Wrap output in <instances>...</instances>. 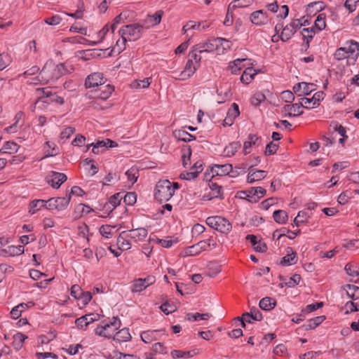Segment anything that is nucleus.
<instances>
[{
  "label": "nucleus",
  "mask_w": 359,
  "mask_h": 359,
  "mask_svg": "<svg viewBox=\"0 0 359 359\" xmlns=\"http://www.w3.org/2000/svg\"><path fill=\"white\" fill-rule=\"evenodd\" d=\"M178 188L177 182L171 183L167 180H160L156 186L155 198L160 201H168Z\"/></svg>",
  "instance_id": "obj_1"
},
{
  "label": "nucleus",
  "mask_w": 359,
  "mask_h": 359,
  "mask_svg": "<svg viewBox=\"0 0 359 359\" xmlns=\"http://www.w3.org/2000/svg\"><path fill=\"white\" fill-rule=\"evenodd\" d=\"M65 72L63 64L55 65L52 60L46 62L40 72V76L46 83L55 81Z\"/></svg>",
  "instance_id": "obj_2"
},
{
  "label": "nucleus",
  "mask_w": 359,
  "mask_h": 359,
  "mask_svg": "<svg viewBox=\"0 0 359 359\" xmlns=\"http://www.w3.org/2000/svg\"><path fill=\"white\" fill-rule=\"evenodd\" d=\"M121 327V321L114 317L112 321L107 322L104 320L95 330V334L104 338H111L114 336L115 332Z\"/></svg>",
  "instance_id": "obj_3"
},
{
  "label": "nucleus",
  "mask_w": 359,
  "mask_h": 359,
  "mask_svg": "<svg viewBox=\"0 0 359 359\" xmlns=\"http://www.w3.org/2000/svg\"><path fill=\"white\" fill-rule=\"evenodd\" d=\"M142 32L143 26L137 23L123 26L118 31L121 37L126 39L128 41H135L139 39Z\"/></svg>",
  "instance_id": "obj_4"
},
{
  "label": "nucleus",
  "mask_w": 359,
  "mask_h": 359,
  "mask_svg": "<svg viewBox=\"0 0 359 359\" xmlns=\"http://www.w3.org/2000/svg\"><path fill=\"white\" fill-rule=\"evenodd\" d=\"M206 224L222 233H228L232 228L231 224L226 219L219 216L208 217Z\"/></svg>",
  "instance_id": "obj_5"
},
{
  "label": "nucleus",
  "mask_w": 359,
  "mask_h": 359,
  "mask_svg": "<svg viewBox=\"0 0 359 359\" xmlns=\"http://www.w3.org/2000/svg\"><path fill=\"white\" fill-rule=\"evenodd\" d=\"M307 20H305L304 22L301 19H294L290 24L287 25L283 29L280 34V39L283 41H288L302 26L306 25Z\"/></svg>",
  "instance_id": "obj_6"
},
{
  "label": "nucleus",
  "mask_w": 359,
  "mask_h": 359,
  "mask_svg": "<svg viewBox=\"0 0 359 359\" xmlns=\"http://www.w3.org/2000/svg\"><path fill=\"white\" fill-rule=\"evenodd\" d=\"M71 195L66 197L51 198L46 201L47 209L57 210L58 211L66 209L70 202Z\"/></svg>",
  "instance_id": "obj_7"
},
{
  "label": "nucleus",
  "mask_w": 359,
  "mask_h": 359,
  "mask_svg": "<svg viewBox=\"0 0 359 359\" xmlns=\"http://www.w3.org/2000/svg\"><path fill=\"white\" fill-rule=\"evenodd\" d=\"M103 74L100 72H95L89 76L86 79L85 86L86 88H95L99 86H102L105 83Z\"/></svg>",
  "instance_id": "obj_8"
},
{
  "label": "nucleus",
  "mask_w": 359,
  "mask_h": 359,
  "mask_svg": "<svg viewBox=\"0 0 359 359\" xmlns=\"http://www.w3.org/2000/svg\"><path fill=\"white\" fill-rule=\"evenodd\" d=\"M67 179V177L65 174L52 171L47 177V182L50 184L53 188L58 189Z\"/></svg>",
  "instance_id": "obj_9"
},
{
  "label": "nucleus",
  "mask_w": 359,
  "mask_h": 359,
  "mask_svg": "<svg viewBox=\"0 0 359 359\" xmlns=\"http://www.w3.org/2000/svg\"><path fill=\"white\" fill-rule=\"evenodd\" d=\"M211 171L212 173L220 176L229 175L231 173V176L235 177L236 175L239 174V172L237 170H233V168L231 164H215L214 165H212Z\"/></svg>",
  "instance_id": "obj_10"
},
{
  "label": "nucleus",
  "mask_w": 359,
  "mask_h": 359,
  "mask_svg": "<svg viewBox=\"0 0 359 359\" xmlns=\"http://www.w3.org/2000/svg\"><path fill=\"white\" fill-rule=\"evenodd\" d=\"M250 18L252 23L257 26L266 25L270 21L266 12L263 10H259L252 13Z\"/></svg>",
  "instance_id": "obj_11"
},
{
  "label": "nucleus",
  "mask_w": 359,
  "mask_h": 359,
  "mask_svg": "<svg viewBox=\"0 0 359 359\" xmlns=\"http://www.w3.org/2000/svg\"><path fill=\"white\" fill-rule=\"evenodd\" d=\"M199 67L198 65L194 63L191 59H189L187 62V64L184 68V70L180 72L179 74L178 79L180 80H187L190 78L196 71V69Z\"/></svg>",
  "instance_id": "obj_12"
},
{
  "label": "nucleus",
  "mask_w": 359,
  "mask_h": 359,
  "mask_svg": "<svg viewBox=\"0 0 359 359\" xmlns=\"http://www.w3.org/2000/svg\"><path fill=\"white\" fill-rule=\"evenodd\" d=\"M282 112L285 116H297L303 114L299 102L293 104H285L282 108Z\"/></svg>",
  "instance_id": "obj_13"
},
{
  "label": "nucleus",
  "mask_w": 359,
  "mask_h": 359,
  "mask_svg": "<svg viewBox=\"0 0 359 359\" xmlns=\"http://www.w3.org/2000/svg\"><path fill=\"white\" fill-rule=\"evenodd\" d=\"M195 49L198 50L199 53H203L205 52L211 53L217 49V44L215 41V39H208L204 42L196 44Z\"/></svg>",
  "instance_id": "obj_14"
},
{
  "label": "nucleus",
  "mask_w": 359,
  "mask_h": 359,
  "mask_svg": "<svg viewBox=\"0 0 359 359\" xmlns=\"http://www.w3.org/2000/svg\"><path fill=\"white\" fill-rule=\"evenodd\" d=\"M240 114L238 105L236 103H233L231 106V108L229 109L227 112V115L224 120L223 125L224 126H231L236 117H238Z\"/></svg>",
  "instance_id": "obj_15"
},
{
  "label": "nucleus",
  "mask_w": 359,
  "mask_h": 359,
  "mask_svg": "<svg viewBox=\"0 0 359 359\" xmlns=\"http://www.w3.org/2000/svg\"><path fill=\"white\" fill-rule=\"evenodd\" d=\"M126 233L128 236H129V238L133 240L135 242L144 240L148 234L147 230L144 228L131 229L126 231Z\"/></svg>",
  "instance_id": "obj_16"
},
{
  "label": "nucleus",
  "mask_w": 359,
  "mask_h": 359,
  "mask_svg": "<svg viewBox=\"0 0 359 359\" xmlns=\"http://www.w3.org/2000/svg\"><path fill=\"white\" fill-rule=\"evenodd\" d=\"M297 257L296 252L290 247L286 248V255L282 258L280 264L284 266H290L296 264Z\"/></svg>",
  "instance_id": "obj_17"
},
{
  "label": "nucleus",
  "mask_w": 359,
  "mask_h": 359,
  "mask_svg": "<svg viewBox=\"0 0 359 359\" xmlns=\"http://www.w3.org/2000/svg\"><path fill=\"white\" fill-rule=\"evenodd\" d=\"M208 25H205L203 23H196L194 21H189L182 27V34H187L189 36V32L191 30L202 31L205 29Z\"/></svg>",
  "instance_id": "obj_18"
},
{
  "label": "nucleus",
  "mask_w": 359,
  "mask_h": 359,
  "mask_svg": "<svg viewBox=\"0 0 359 359\" xmlns=\"http://www.w3.org/2000/svg\"><path fill=\"white\" fill-rule=\"evenodd\" d=\"M128 238L129 236H128L126 231H123L120 233L117 238V245L119 250L123 251L130 249L131 244L129 242Z\"/></svg>",
  "instance_id": "obj_19"
},
{
  "label": "nucleus",
  "mask_w": 359,
  "mask_h": 359,
  "mask_svg": "<svg viewBox=\"0 0 359 359\" xmlns=\"http://www.w3.org/2000/svg\"><path fill=\"white\" fill-rule=\"evenodd\" d=\"M215 41L217 44V50L219 54H224L227 50L231 48V42L224 38H216Z\"/></svg>",
  "instance_id": "obj_20"
},
{
  "label": "nucleus",
  "mask_w": 359,
  "mask_h": 359,
  "mask_svg": "<svg viewBox=\"0 0 359 359\" xmlns=\"http://www.w3.org/2000/svg\"><path fill=\"white\" fill-rule=\"evenodd\" d=\"M266 176V172L264 170H252L248 175L247 182L248 183H253L255 182L264 179Z\"/></svg>",
  "instance_id": "obj_21"
},
{
  "label": "nucleus",
  "mask_w": 359,
  "mask_h": 359,
  "mask_svg": "<svg viewBox=\"0 0 359 359\" xmlns=\"http://www.w3.org/2000/svg\"><path fill=\"white\" fill-rule=\"evenodd\" d=\"M46 201L38 199L34 200L29 203V212L32 215L34 214L36 211L39 210L42 208L45 207L47 208Z\"/></svg>",
  "instance_id": "obj_22"
},
{
  "label": "nucleus",
  "mask_w": 359,
  "mask_h": 359,
  "mask_svg": "<svg viewBox=\"0 0 359 359\" xmlns=\"http://www.w3.org/2000/svg\"><path fill=\"white\" fill-rule=\"evenodd\" d=\"M259 142V137L256 135L250 134L248 136V140L244 142L243 145V152L244 154H248L250 152V149L252 145H258Z\"/></svg>",
  "instance_id": "obj_23"
},
{
  "label": "nucleus",
  "mask_w": 359,
  "mask_h": 359,
  "mask_svg": "<svg viewBox=\"0 0 359 359\" xmlns=\"http://www.w3.org/2000/svg\"><path fill=\"white\" fill-rule=\"evenodd\" d=\"M93 210L88 205L83 203H80L76 206L74 209V217L75 218H79L83 215H88Z\"/></svg>",
  "instance_id": "obj_24"
},
{
  "label": "nucleus",
  "mask_w": 359,
  "mask_h": 359,
  "mask_svg": "<svg viewBox=\"0 0 359 359\" xmlns=\"http://www.w3.org/2000/svg\"><path fill=\"white\" fill-rule=\"evenodd\" d=\"M113 339L118 342H123L130 340L131 336L128 330L123 328L114 333Z\"/></svg>",
  "instance_id": "obj_25"
},
{
  "label": "nucleus",
  "mask_w": 359,
  "mask_h": 359,
  "mask_svg": "<svg viewBox=\"0 0 359 359\" xmlns=\"http://www.w3.org/2000/svg\"><path fill=\"white\" fill-rule=\"evenodd\" d=\"M239 142H233L229 143L224 149V155L227 157L233 156L236 152L241 148Z\"/></svg>",
  "instance_id": "obj_26"
},
{
  "label": "nucleus",
  "mask_w": 359,
  "mask_h": 359,
  "mask_svg": "<svg viewBox=\"0 0 359 359\" xmlns=\"http://www.w3.org/2000/svg\"><path fill=\"white\" fill-rule=\"evenodd\" d=\"M344 289L346 291V294L353 300L359 299V287L353 285H346Z\"/></svg>",
  "instance_id": "obj_27"
},
{
  "label": "nucleus",
  "mask_w": 359,
  "mask_h": 359,
  "mask_svg": "<svg viewBox=\"0 0 359 359\" xmlns=\"http://www.w3.org/2000/svg\"><path fill=\"white\" fill-rule=\"evenodd\" d=\"M27 338V337L21 332H18L14 334L13 337V341L12 344L15 349L17 351L20 350L22 347L24 341Z\"/></svg>",
  "instance_id": "obj_28"
},
{
  "label": "nucleus",
  "mask_w": 359,
  "mask_h": 359,
  "mask_svg": "<svg viewBox=\"0 0 359 359\" xmlns=\"http://www.w3.org/2000/svg\"><path fill=\"white\" fill-rule=\"evenodd\" d=\"M163 12L162 11H156L154 15H148L146 22L148 26H155L161 22Z\"/></svg>",
  "instance_id": "obj_29"
},
{
  "label": "nucleus",
  "mask_w": 359,
  "mask_h": 359,
  "mask_svg": "<svg viewBox=\"0 0 359 359\" xmlns=\"http://www.w3.org/2000/svg\"><path fill=\"white\" fill-rule=\"evenodd\" d=\"M20 147L14 142L8 141L4 143L0 152L2 151L4 153L7 154H14L18 152Z\"/></svg>",
  "instance_id": "obj_30"
},
{
  "label": "nucleus",
  "mask_w": 359,
  "mask_h": 359,
  "mask_svg": "<svg viewBox=\"0 0 359 359\" xmlns=\"http://www.w3.org/2000/svg\"><path fill=\"white\" fill-rule=\"evenodd\" d=\"M256 74L257 72L254 69L251 67L246 68L241 77V81L243 83H249Z\"/></svg>",
  "instance_id": "obj_31"
},
{
  "label": "nucleus",
  "mask_w": 359,
  "mask_h": 359,
  "mask_svg": "<svg viewBox=\"0 0 359 359\" xmlns=\"http://www.w3.org/2000/svg\"><path fill=\"white\" fill-rule=\"evenodd\" d=\"M346 53L348 55L353 58L357 57L359 54V43L354 41H351L348 46H346Z\"/></svg>",
  "instance_id": "obj_32"
},
{
  "label": "nucleus",
  "mask_w": 359,
  "mask_h": 359,
  "mask_svg": "<svg viewBox=\"0 0 359 359\" xmlns=\"http://www.w3.org/2000/svg\"><path fill=\"white\" fill-rule=\"evenodd\" d=\"M157 334H158V331L149 330V331H144V332H142L140 337H141L142 340L144 343L149 344V343L152 342L153 341L157 339Z\"/></svg>",
  "instance_id": "obj_33"
},
{
  "label": "nucleus",
  "mask_w": 359,
  "mask_h": 359,
  "mask_svg": "<svg viewBox=\"0 0 359 359\" xmlns=\"http://www.w3.org/2000/svg\"><path fill=\"white\" fill-rule=\"evenodd\" d=\"M210 188L211 189V192L209 194L208 196H203V199L204 200H211L213 198H217L220 196L221 194V189H222V187L218 186L217 184H215V183H212L211 184V185L210 186Z\"/></svg>",
  "instance_id": "obj_34"
},
{
  "label": "nucleus",
  "mask_w": 359,
  "mask_h": 359,
  "mask_svg": "<svg viewBox=\"0 0 359 359\" xmlns=\"http://www.w3.org/2000/svg\"><path fill=\"white\" fill-rule=\"evenodd\" d=\"M198 246L202 251L210 250L217 246V243L211 239L203 240L198 243Z\"/></svg>",
  "instance_id": "obj_35"
},
{
  "label": "nucleus",
  "mask_w": 359,
  "mask_h": 359,
  "mask_svg": "<svg viewBox=\"0 0 359 359\" xmlns=\"http://www.w3.org/2000/svg\"><path fill=\"white\" fill-rule=\"evenodd\" d=\"M121 199L122 196L121 195V194H116L109 198L108 202L105 204V207L114 209L120 204Z\"/></svg>",
  "instance_id": "obj_36"
},
{
  "label": "nucleus",
  "mask_w": 359,
  "mask_h": 359,
  "mask_svg": "<svg viewBox=\"0 0 359 359\" xmlns=\"http://www.w3.org/2000/svg\"><path fill=\"white\" fill-rule=\"evenodd\" d=\"M276 305V302L270 297H264L259 302V307L265 311H269Z\"/></svg>",
  "instance_id": "obj_37"
},
{
  "label": "nucleus",
  "mask_w": 359,
  "mask_h": 359,
  "mask_svg": "<svg viewBox=\"0 0 359 359\" xmlns=\"http://www.w3.org/2000/svg\"><path fill=\"white\" fill-rule=\"evenodd\" d=\"M114 90V87L111 85L104 86L100 89V93L97 97L101 100H105L110 97Z\"/></svg>",
  "instance_id": "obj_38"
},
{
  "label": "nucleus",
  "mask_w": 359,
  "mask_h": 359,
  "mask_svg": "<svg viewBox=\"0 0 359 359\" xmlns=\"http://www.w3.org/2000/svg\"><path fill=\"white\" fill-rule=\"evenodd\" d=\"M174 135L177 139L184 142H190L195 139V137L191 134L181 130L175 131Z\"/></svg>",
  "instance_id": "obj_39"
},
{
  "label": "nucleus",
  "mask_w": 359,
  "mask_h": 359,
  "mask_svg": "<svg viewBox=\"0 0 359 359\" xmlns=\"http://www.w3.org/2000/svg\"><path fill=\"white\" fill-rule=\"evenodd\" d=\"M273 217L274 220L278 224H284L287 220V214L282 210L274 211Z\"/></svg>",
  "instance_id": "obj_40"
},
{
  "label": "nucleus",
  "mask_w": 359,
  "mask_h": 359,
  "mask_svg": "<svg viewBox=\"0 0 359 359\" xmlns=\"http://www.w3.org/2000/svg\"><path fill=\"white\" fill-rule=\"evenodd\" d=\"M253 0H233L229 6V8L235 9L236 8H244L250 6Z\"/></svg>",
  "instance_id": "obj_41"
},
{
  "label": "nucleus",
  "mask_w": 359,
  "mask_h": 359,
  "mask_svg": "<svg viewBox=\"0 0 359 359\" xmlns=\"http://www.w3.org/2000/svg\"><path fill=\"white\" fill-rule=\"evenodd\" d=\"M201 252V250L198 246V243L195 245L187 248L183 252V256H194Z\"/></svg>",
  "instance_id": "obj_42"
},
{
  "label": "nucleus",
  "mask_w": 359,
  "mask_h": 359,
  "mask_svg": "<svg viewBox=\"0 0 359 359\" xmlns=\"http://www.w3.org/2000/svg\"><path fill=\"white\" fill-rule=\"evenodd\" d=\"M126 175L127 176L128 180L133 184L137 182L139 176L137 168L135 167L130 168L126 172Z\"/></svg>",
  "instance_id": "obj_43"
},
{
  "label": "nucleus",
  "mask_w": 359,
  "mask_h": 359,
  "mask_svg": "<svg viewBox=\"0 0 359 359\" xmlns=\"http://www.w3.org/2000/svg\"><path fill=\"white\" fill-rule=\"evenodd\" d=\"M299 103L302 108L304 107L306 109H313L318 107L316 103L314 104L313 97L311 98L303 97L300 99Z\"/></svg>",
  "instance_id": "obj_44"
},
{
  "label": "nucleus",
  "mask_w": 359,
  "mask_h": 359,
  "mask_svg": "<svg viewBox=\"0 0 359 359\" xmlns=\"http://www.w3.org/2000/svg\"><path fill=\"white\" fill-rule=\"evenodd\" d=\"M147 287L143 283L142 278L136 279L131 285V292L133 293L140 292L145 290Z\"/></svg>",
  "instance_id": "obj_45"
},
{
  "label": "nucleus",
  "mask_w": 359,
  "mask_h": 359,
  "mask_svg": "<svg viewBox=\"0 0 359 359\" xmlns=\"http://www.w3.org/2000/svg\"><path fill=\"white\" fill-rule=\"evenodd\" d=\"M128 41L126 39L121 37L120 39L117 40L116 45L113 47L112 51L119 54L126 49V43Z\"/></svg>",
  "instance_id": "obj_46"
},
{
  "label": "nucleus",
  "mask_w": 359,
  "mask_h": 359,
  "mask_svg": "<svg viewBox=\"0 0 359 359\" xmlns=\"http://www.w3.org/2000/svg\"><path fill=\"white\" fill-rule=\"evenodd\" d=\"M44 149L46 153L45 157L53 156L57 154V148L54 143L46 142L44 145Z\"/></svg>",
  "instance_id": "obj_47"
},
{
  "label": "nucleus",
  "mask_w": 359,
  "mask_h": 359,
  "mask_svg": "<svg viewBox=\"0 0 359 359\" xmlns=\"http://www.w3.org/2000/svg\"><path fill=\"white\" fill-rule=\"evenodd\" d=\"M26 304H20L19 305L14 307L11 311V316L13 318L17 319L20 316L24 309L27 307Z\"/></svg>",
  "instance_id": "obj_48"
},
{
  "label": "nucleus",
  "mask_w": 359,
  "mask_h": 359,
  "mask_svg": "<svg viewBox=\"0 0 359 359\" xmlns=\"http://www.w3.org/2000/svg\"><path fill=\"white\" fill-rule=\"evenodd\" d=\"M191 156V147H187L185 149H183L182 155V165L184 167H187L190 162V157Z\"/></svg>",
  "instance_id": "obj_49"
},
{
  "label": "nucleus",
  "mask_w": 359,
  "mask_h": 359,
  "mask_svg": "<svg viewBox=\"0 0 359 359\" xmlns=\"http://www.w3.org/2000/svg\"><path fill=\"white\" fill-rule=\"evenodd\" d=\"M303 88H302V93H299V96H303V95H309L311 92L314 91L316 90L315 84L311 83H306L304 82V84H302Z\"/></svg>",
  "instance_id": "obj_50"
},
{
  "label": "nucleus",
  "mask_w": 359,
  "mask_h": 359,
  "mask_svg": "<svg viewBox=\"0 0 359 359\" xmlns=\"http://www.w3.org/2000/svg\"><path fill=\"white\" fill-rule=\"evenodd\" d=\"M245 60V59H237L229 64V67L231 70L232 74H236L241 69V63Z\"/></svg>",
  "instance_id": "obj_51"
},
{
  "label": "nucleus",
  "mask_w": 359,
  "mask_h": 359,
  "mask_svg": "<svg viewBox=\"0 0 359 359\" xmlns=\"http://www.w3.org/2000/svg\"><path fill=\"white\" fill-rule=\"evenodd\" d=\"M150 78H146L143 80H137L132 83V86L135 88H146L150 85Z\"/></svg>",
  "instance_id": "obj_52"
},
{
  "label": "nucleus",
  "mask_w": 359,
  "mask_h": 359,
  "mask_svg": "<svg viewBox=\"0 0 359 359\" xmlns=\"http://www.w3.org/2000/svg\"><path fill=\"white\" fill-rule=\"evenodd\" d=\"M198 50L195 49V45L191 47V50L189 51V56L191 57L194 64L200 66V62L201 61V56L197 54Z\"/></svg>",
  "instance_id": "obj_53"
},
{
  "label": "nucleus",
  "mask_w": 359,
  "mask_h": 359,
  "mask_svg": "<svg viewBox=\"0 0 359 359\" xmlns=\"http://www.w3.org/2000/svg\"><path fill=\"white\" fill-rule=\"evenodd\" d=\"M325 316H320L311 319L307 324V327L309 329H314L325 320Z\"/></svg>",
  "instance_id": "obj_54"
},
{
  "label": "nucleus",
  "mask_w": 359,
  "mask_h": 359,
  "mask_svg": "<svg viewBox=\"0 0 359 359\" xmlns=\"http://www.w3.org/2000/svg\"><path fill=\"white\" fill-rule=\"evenodd\" d=\"M8 255L11 256L20 255L24 253V247L22 245L9 246L8 248Z\"/></svg>",
  "instance_id": "obj_55"
},
{
  "label": "nucleus",
  "mask_w": 359,
  "mask_h": 359,
  "mask_svg": "<svg viewBox=\"0 0 359 359\" xmlns=\"http://www.w3.org/2000/svg\"><path fill=\"white\" fill-rule=\"evenodd\" d=\"M325 17L324 14H319L315 21V27L319 31H321L325 28Z\"/></svg>",
  "instance_id": "obj_56"
},
{
  "label": "nucleus",
  "mask_w": 359,
  "mask_h": 359,
  "mask_svg": "<svg viewBox=\"0 0 359 359\" xmlns=\"http://www.w3.org/2000/svg\"><path fill=\"white\" fill-rule=\"evenodd\" d=\"M302 34L306 41V44L309 45V41L311 40L315 35V31L313 28H304L302 31Z\"/></svg>",
  "instance_id": "obj_57"
},
{
  "label": "nucleus",
  "mask_w": 359,
  "mask_h": 359,
  "mask_svg": "<svg viewBox=\"0 0 359 359\" xmlns=\"http://www.w3.org/2000/svg\"><path fill=\"white\" fill-rule=\"evenodd\" d=\"M152 351L155 353L166 354L168 353V348L163 344L157 342L152 346Z\"/></svg>",
  "instance_id": "obj_58"
},
{
  "label": "nucleus",
  "mask_w": 359,
  "mask_h": 359,
  "mask_svg": "<svg viewBox=\"0 0 359 359\" xmlns=\"http://www.w3.org/2000/svg\"><path fill=\"white\" fill-rule=\"evenodd\" d=\"M280 98L283 101L287 103H291L294 100V96L290 90L283 91L280 94Z\"/></svg>",
  "instance_id": "obj_59"
},
{
  "label": "nucleus",
  "mask_w": 359,
  "mask_h": 359,
  "mask_svg": "<svg viewBox=\"0 0 359 359\" xmlns=\"http://www.w3.org/2000/svg\"><path fill=\"white\" fill-rule=\"evenodd\" d=\"M137 200V196L135 192L127 193L123 198L124 203L128 205H133Z\"/></svg>",
  "instance_id": "obj_60"
},
{
  "label": "nucleus",
  "mask_w": 359,
  "mask_h": 359,
  "mask_svg": "<svg viewBox=\"0 0 359 359\" xmlns=\"http://www.w3.org/2000/svg\"><path fill=\"white\" fill-rule=\"evenodd\" d=\"M171 355L173 358H190L193 355L191 354L190 351H182L180 350H174L171 352Z\"/></svg>",
  "instance_id": "obj_61"
},
{
  "label": "nucleus",
  "mask_w": 359,
  "mask_h": 359,
  "mask_svg": "<svg viewBox=\"0 0 359 359\" xmlns=\"http://www.w3.org/2000/svg\"><path fill=\"white\" fill-rule=\"evenodd\" d=\"M265 100V95L261 92L256 93L251 98V104L257 106Z\"/></svg>",
  "instance_id": "obj_62"
},
{
  "label": "nucleus",
  "mask_w": 359,
  "mask_h": 359,
  "mask_svg": "<svg viewBox=\"0 0 359 359\" xmlns=\"http://www.w3.org/2000/svg\"><path fill=\"white\" fill-rule=\"evenodd\" d=\"M200 172V170H192L191 172H182L180 174V178L187 180H191L196 178Z\"/></svg>",
  "instance_id": "obj_63"
},
{
  "label": "nucleus",
  "mask_w": 359,
  "mask_h": 359,
  "mask_svg": "<svg viewBox=\"0 0 359 359\" xmlns=\"http://www.w3.org/2000/svg\"><path fill=\"white\" fill-rule=\"evenodd\" d=\"M248 314L252 317V319L254 320L260 321L262 320V313L256 307L251 308L250 311L248 312Z\"/></svg>",
  "instance_id": "obj_64"
}]
</instances>
